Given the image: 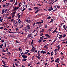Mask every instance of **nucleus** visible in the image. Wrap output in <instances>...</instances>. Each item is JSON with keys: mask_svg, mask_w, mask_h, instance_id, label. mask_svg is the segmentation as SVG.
<instances>
[{"mask_svg": "<svg viewBox=\"0 0 67 67\" xmlns=\"http://www.w3.org/2000/svg\"><path fill=\"white\" fill-rule=\"evenodd\" d=\"M52 29H53L52 28V29H49V31H52Z\"/></svg>", "mask_w": 67, "mask_h": 67, "instance_id": "nucleus-50", "label": "nucleus"}, {"mask_svg": "<svg viewBox=\"0 0 67 67\" xmlns=\"http://www.w3.org/2000/svg\"><path fill=\"white\" fill-rule=\"evenodd\" d=\"M28 19L27 20H26V22H27V23H30L31 22V20L30 19H29V20Z\"/></svg>", "mask_w": 67, "mask_h": 67, "instance_id": "nucleus-6", "label": "nucleus"}, {"mask_svg": "<svg viewBox=\"0 0 67 67\" xmlns=\"http://www.w3.org/2000/svg\"><path fill=\"white\" fill-rule=\"evenodd\" d=\"M59 60V58H57L56 59V60H55V62L56 63H57V61H58Z\"/></svg>", "mask_w": 67, "mask_h": 67, "instance_id": "nucleus-7", "label": "nucleus"}, {"mask_svg": "<svg viewBox=\"0 0 67 67\" xmlns=\"http://www.w3.org/2000/svg\"><path fill=\"white\" fill-rule=\"evenodd\" d=\"M27 55L29 56L30 55V53H27Z\"/></svg>", "mask_w": 67, "mask_h": 67, "instance_id": "nucleus-63", "label": "nucleus"}, {"mask_svg": "<svg viewBox=\"0 0 67 67\" xmlns=\"http://www.w3.org/2000/svg\"><path fill=\"white\" fill-rule=\"evenodd\" d=\"M38 56H40V57H41V55H40V53H38Z\"/></svg>", "mask_w": 67, "mask_h": 67, "instance_id": "nucleus-44", "label": "nucleus"}, {"mask_svg": "<svg viewBox=\"0 0 67 67\" xmlns=\"http://www.w3.org/2000/svg\"><path fill=\"white\" fill-rule=\"evenodd\" d=\"M14 15H13L12 16V18H14Z\"/></svg>", "mask_w": 67, "mask_h": 67, "instance_id": "nucleus-46", "label": "nucleus"}, {"mask_svg": "<svg viewBox=\"0 0 67 67\" xmlns=\"http://www.w3.org/2000/svg\"><path fill=\"white\" fill-rule=\"evenodd\" d=\"M60 46H58L56 47H57V48H58V49H60Z\"/></svg>", "mask_w": 67, "mask_h": 67, "instance_id": "nucleus-19", "label": "nucleus"}, {"mask_svg": "<svg viewBox=\"0 0 67 67\" xmlns=\"http://www.w3.org/2000/svg\"><path fill=\"white\" fill-rule=\"evenodd\" d=\"M21 18V15H19L18 16V19H20Z\"/></svg>", "mask_w": 67, "mask_h": 67, "instance_id": "nucleus-27", "label": "nucleus"}, {"mask_svg": "<svg viewBox=\"0 0 67 67\" xmlns=\"http://www.w3.org/2000/svg\"><path fill=\"white\" fill-rule=\"evenodd\" d=\"M8 19H11V17H9L8 18Z\"/></svg>", "mask_w": 67, "mask_h": 67, "instance_id": "nucleus-56", "label": "nucleus"}, {"mask_svg": "<svg viewBox=\"0 0 67 67\" xmlns=\"http://www.w3.org/2000/svg\"><path fill=\"white\" fill-rule=\"evenodd\" d=\"M7 43H5L4 46V47H6V45H7Z\"/></svg>", "mask_w": 67, "mask_h": 67, "instance_id": "nucleus-48", "label": "nucleus"}, {"mask_svg": "<svg viewBox=\"0 0 67 67\" xmlns=\"http://www.w3.org/2000/svg\"><path fill=\"white\" fill-rule=\"evenodd\" d=\"M46 40H43V42H44V43H45V42H46Z\"/></svg>", "mask_w": 67, "mask_h": 67, "instance_id": "nucleus-52", "label": "nucleus"}, {"mask_svg": "<svg viewBox=\"0 0 67 67\" xmlns=\"http://www.w3.org/2000/svg\"><path fill=\"white\" fill-rule=\"evenodd\" d=\"M27 29H26V30H27V31H29V30L30 29V26L29 25H27Z\"/></svg>", "mask_w": 67, "mask_h": 67, "instance_id": "nucleus-3", "label": "nucleus"}, {"mask_svg": "<svg viewBox=\"0 0 67 67\" xmlns=\"http://www.w3.org/2000/svg\"><path fill=\"white\" fill-rule=\"evenodd\" d=\"M45 28H47V25L46 24L45 25Z\"/></svg>", "mask_w": 67, "mask_h": 67, "instance_id": "nucleus-39", "label": "nucleus"}, {"mask_svg": "<svg viewBox=\"0 0 67 67\" xmlns=\"http://www.w3.org/2000/svg\"><path fill=\"white\" fill-rule=\"evenodd\" d=\"M14 26H15L16 27H18V26L16 25V23H15L14 22Z\"/></svg>", "mask_w": 67, "mask_h": 67, "instance_id": "nucleus-10", "label": "nucleus"}, {"mask_svg": "<svg viewBox=\"0 0 67 67\" xmlns=\"http://www.w3.org/2000/svg\"><path fill=\"white\" fill-rule=\"evenodd\" d=\"M54 52H57V49H56L54 50Z\"/></svg>", "mask_w": 67, "mask_h": 67, "instance_id": "nucleus-64", "label": "nucleus"}, {"mask_svg": "<svg viewBox=\"0 0 67 67\" xmlns=\"http://www.w3.org/2000/svg\"><path fill=\"white\" fill-rule=\"evenodd\" d=\"M53 51H52L51 54V56H53Z\"/></svg>", "mask_w": 67, "mask_h": 67, "instance_id": "nucleus-29", "label": "nucleus"}, {"mask_svg": "<svg viewBox=\"0 0 67 67\" xmlns=\"http://www.w3.org/2000/svg\"><path fill=\"white\" fill-rule=\"evenodd\" d=\"M6 5H7L8 7L10 5V3H6L5 4Z\"/></svg>", "mask_w": 67, "mask_h": 67, "instance_id": "nucleus-13", "label": "nucleus"}, {"mask_svg": "<svg viewBox=\"0 0 67 67\" xmlns=\"http://www.w3.org/2000/svg\"><path fill=\"white\" fill-rule=\"evenodd\" d=\"M26 10V8H25L24 9H23V10H22L21 11V12H23L24 11V10Z\"/></svg>", "mask_w": 67, "mask_h": 67, "instance_id": "nucleus-20", "label": "nucleus"}, {"mask_svg": "<svg viewBox=\"0 0 67 67\" xmlns=\"http://www.w3.org/2000/svg\"><path fill=\"white\" fill-rule=\"evenodd\" d=\"M63 37H65L66 36V34H64V35H63Z\"/></svg>", "mask_w": 67, "mask_h": 67, "instance_id": "nucleus-33", "label": "nucleus"}, {"mask_svg": "<svg viewBox=\"0 0 67 67\" xmlns=\"http://www.w3.org/2000/svg\"><path fill=\"white\" fill-rule=\"evenodd\" d=\"M4 30H6V31H8V30L7 29L5 28L4 29Z\"/></svg>", "mask_w": 67, "mask_h": 67, "instance_id": "nucleus-57", "label": "nucleus"}, {"mask_svg": "<svg viewBox=\"0 0 67 67\" xmlns=\"http://www.w3.org/2000/svg\"><path fill=\"white\" fill-rule=\"evenodd\" d=\"M63 28H64V30H65L66 31L67 30H66V27H65V25H64L63 26Z\"/></svg>", "mask_w": 67, "mask_h": 67, "instance_id": "nucleus-14", "label": "nucleus"}, {"mask_svg": "<svg viewBox=\"0 0 67 67\" xmlns=\"http://www.w3.org/2000/svg\"><path fill=\"white\" fill-rule=\"evenodd\" d=\"M16 42L17 43H20V42H18V41L17 40H16Z\"/></svg>", "mask_w": 67, "mask_h": 67, "instance_id": "nucleus-42", "label": "nucleus"}, {"mask_svg": "<svg viewBox=\"0 0 67 67\" xmlns=\"http://www.w3.org/2000/svg\"><path fill=\"white\" fill-rule=\"evenodd\" d=\"M41 22H37L36 23V24H41L42 23H43L44 22V21H43V20H41Z\"/></svg>", "mask_w": 67, "mask_h": 67, "instance_id": "nucleus-2", "label": "nucleus"}, {"mask_svg": "<svg viewBox=\"0 0 67 67\" xmlns=\"http://www.w3.org/2000/svg\"><path fill=\"white\" fill-rule=\"evenodd\" d=\"M23 25H22V26H21L20 27H19V28H20V29H21V28H22V27H23Z\"/></svg>", "mask_w": 67, "mask_h": 67, "instance_id": "nucleus-31", "label": "nucleus"}, {"mask_svg": "<svg viewBox=\"0 0 67 67\" xmlns=\"http://www.w3.org/2000/svg\"><path fill=\"white\" fill-rule=\"evenodd\" d=\"M51 17L49 16L47 17V19H51Z\"/></svg>", "mask_w": 67, "mask_h": 67, "instance_id": "nucleus-26", "label": "nucleus"}, {"mask_svg": "<svg viewBox=\"0 0 67 67\" xmlns=\"http://www.w3.org/2000/svg\"><path fill=\"white\" fill-rule=\"evenodd\" d=\"M44 52V51L43 50L41 52V54H42V53H43V52Z\"/></svg>", "mask_w": 67, "mask_h": 67, "instance_id": "nucleus-28", "label": "nucleus"}, {"mask_svg": "<svg viewBox=\"0 0 67 67\" xmlns=\"http://www.w3.org/2000/svg\"><path fill=\"white\" fill-rule=\"evenodd\" d=\"M14 20V19H12L11 20V22H13V20Z\"/></svg>", "mask_w": 67, "mask_h": 67, "instance_id": "nucleus-49", "label": "nucleus"}, {"mask_svg": "<svg viewBox=\"0 0 67 67\" xmlns=\"http://www.w3.org/2000/svg\"><path fill=\"white\" fill-rule=\"evenodd\" d=\"M35 51V49H34L33 48H32V49L31 50L32 52H34Z\"/></svg>", "mask_w": 67, "mask_h": 67, "instance_id": "nucleus-9", "label": "nucleus"}, {"mask_svg": "<svg viewBox=\"0 0 67 67\" xmlns=\"http://www.w3.org/2000/svg\"><path fill=\"white\" fill-rule=\"evenodd\" d=\"M22 57L23 58H27V56L26 55H23L22 56Z\"/></svg>", "mask_w": 67, "mask_h": 67, "instance_id": "nucleus-5", "label": "nucleus"}, {"mask_svg": "<svg viewBox=\"0 0 67 67\" xmlns=\"http://www.w3.org/2000/svg\"><path fill=\"white\" fill-rule=\"evenodd\" d=\"M35 23H34L33 24V26H35Z\"/></svg>", "mask_w": 67, "mask_h": 67, "instance_id": "nucleus-47", "label": "nucleus"}, {"mask_svg": "<svg viewBox=\"0 0 67 67\" xmlns=\"http://www.w3.org/2000/svg\"><path fill=\"white\" fill-rule=\"evenodd\" d=\"M26 60H27V59H26L24 58L23 59V61H26Z\"/></svg>", "mask_w": 67, "mask_h": 67, "instance_id": "nucleus-21", "label": "nucleus"}, {"mask_svg": "<svg viewBox=\"0 0 67 67\" xmlns=\"http://www.w3.org/2000/svg\"><path fill=\"white\" fill-rule=\"evenodd\" d=\"M7 33L8 32L9 33H12V34L13 33V32H9V31H7Z\"/></svg>", "mask_w": 67, "mask_h": 67, "instance_id": "nucleus-24", "label": "nucleus"}, {"mask_svg": "<svg viewBox=\"0 0 67 67\" xmlns=\"http://www.w3.org/2000/svg\"><path fill=\"white\" fill-rule=\"evenodd\" d=\"M47 63H44V65L45 66H46V65H47Z\"/></svg>", "mask_w": 67, "mask_h": 67, "instance_id": "nucleus-60", "label": "nucleus"}, {"mask_svg": "<svg viewBox=\"0 0 67 67\" xmlns=\"http://www.w3.org/2000/svg\"><path fill=\"white\" fill-rule=\"evenodd\" d=\"M44 36H42V37H40V39H43V38H44Z\"/></svg>", "mask_w": 67, "mask_h": 67, "instance_id": "nucleus-23", "label": "nucleus"}, {"mask_svg": "<svg viewBox=\"0 0 67 67\" xmlns=\"http://www.w3.org/2000/svg\"><path fill=\"white\" fill-rule=\"evenodd\" d=\"M17 3H18V2H17V1H16V2L15 4V5H17Z\"/></svg>", "mask_w": 67, "mask_h": 67, "instance_id": "nucleus-25", "label": "nucleus"}, {"mask_svg": "<svg viewBox=\"0 0 67 67\" xmlns=\"http://www.w3.org/2000/svg\"><path fill=\"white\" fill-rule=\"evenodd\" d=\"M41 35H40V36H43V33L42 32L41 33Z\"/></svg>", "mask_w": 67, "mask_h": 67, "instance_id": "nucleus-35", "label": "nucleus"}, {"mask_svg": "<svg viewBox=\"0 0 67 67\" xmlns=\"http://www.w3.org/2000/svg\"><path fill=\"white\" fill-rule=\"evenodd\" d=\"M4 9H3V10H2V14H3V13H4Z\"/></svg>", "mask_w": 67, "mask_h": 67, "instance_id": "nucleus-32", "label": "nucleus"}, {"mask_svg": "<svg viewBox=\"0 0 67 67\" xmlns=\"http://www.w3.org/2000/svg\"><path fill=\"white\" fill-rule=\"evenodd\" d=\"M17 63H16L15 64V65H16V66H18V65L17 64Z\"/></svg>", "mask_w": 67, "mask_h": 67, "instance_id": "nucleus-51", "label": "nucleus"}, {"mask_svg": "<svg viewBox=\"0 0 67 67\" xmlns=\"http://www.w3.org/2000/svg\"><path fill=\"white\" fill-rule=\"evenodd\" d=\"M43 47L44 48L45 47V48H47V49L48 48V47L46 46H44Z\"/></svg>", "mask_w": 67, "mask_h": 67, "instance_id": "nucleus-30", "label": "nucleus"}, {"mask_svg": "<svg viewBox=\"0 0 67 67\" xmlns=\"http://www.w3.org/2000/svg\"><path fill=\"white\" fill-rule=\"evenodd\" d=\"M3 46V44H2L1 45H0V48H2V46Z\"/></svg>", "mask_w": 67, "mask_h": 67, "instance_id": "nucleus-22", "label": "nucleus"}, {"mask_svg": "<svg viewBox=\"0 0 67 67\" xmlns=\"http://www.w3.org/2000/svg\"><path fill=\"white\" fill-rule=\"evenodd\" d=\"M56 32V29H55V30L53 31L52 32V33L54 34L55 32Z\"/></svg>", "mask_w": 67, "mask_h": 67, "instance_id": "nucleus-18", "label": "nucleus"}, {"mask_svg": "<svg viewBox=\"0 0 67 67\" xmlns=\"http://www.w3.org/2000/svg\"><path fill=\"white\" fill-rule=\"evenodd\" d=\"M32 35V34H30L29 35H28V38H30V37H31V35Z\"/></svg>", "mask_w": 67, "mask_h": 67, "instance_id": "nucleus-11", "label": "nucleus"}, {"mask_svg": "<svg viewBox=\"0 0 67 67\" xmlns=\"http://www.w3.org/2000/svg\"><path fill=\"white\" fill-rule=\"evenodd\" d=\"M15 14V12H13V13L12 14H13V15H14Z\"/></svg>", "mask_w": 67, "mask_h": 67, "instance_id": "nucleus-38", "label": "nucleus"}, {"mask_svg": "<svg viewBox=\"0 0 67 67\" xmlns=\"http://www.w3.org/2000/svg\"><path fill=\"white\" fill-rule=\"evenodd\" d=\"M54 60H52L51 61V63H53V62H54Z\"/></svg>", "mask_w": 67, "mask_h": 67, "instance_id": "nucleus-54", "label": "nucleus"}, {"mask_svg": "<svg viewBox=\"0 0 67 67\" xmlns=\"http://www.w3.org/2000/svg\"><path fill=\"white\" fill-rule=\"evenodd\" d=\"M19 8V7H15L14 9H13V11H16L17 10H18Z\"/></svg>", "mask_w": 67, "mask_h": 67, "instance_id": "nucleus-1", "label": "nucleus"}, {"mask_svg": "<svg viewBox=\"0 0 67 67\" xmlns=\"http://www.w3.org/2000/svg\"><path fill=\"white\" fill-rule=\"evenodd\" d=\"M53 21H54V19H51V21L49 22V23H52V22Z\"/></svg>", "mask_w": 67, "mask_h": 67, "instance_id": "nucleus-8", "label": "nucleus"}, {"mask_svg": "<svg viewBox=\"0 0 67 67\" xmlns=\"http://www.w3.org/2000/svg\"><path fill=\"white\" fill-rule=\"evenodd\" d=\"M42 26V25L41 24L40 25H39V29H40V27L41 26Z\"/></svg>", "mask_w": 67, "mask_h": 67, "instance_id": "nucleus-37", "label": "nucleus"}, {"mask_svg": "<svg viewBox=\"0 0 67 67\" xmlns=\"http://www.w3.org/2000/svg\"><path fill=\"white\" fill-rule=\"evenodd\" d=\"M34 9L35 10H36V9H38V7H34Z\"/></svg>", "mask_w": 67, "mask_h": 67, "instance_id": "nucleus-15", "label": "nucleus"}, {"mask_svg": "<svg viewBox=\"0 0 67 67\" xmlns=\"http://www.w3.org/2000/svg\"><path fill=\"white\" fill-rule=\"evenodd\" d=\"M1 42H3L4 41V40H1Z\"/></svg>", "mask_w": 67, "mask_h": 67, "instance_id": "nucleus-43", "label": "nucleus"}, {"mask_svg": "<svg viewBox=\"0 0 67 67\" xmlns=\"http://www.w3.org/2000/svg\"><path fill=\"white\" fill-rule=\"evenodd\" d=\"M62 35H60L59 36L60 37H62Z\"/></svg>", "mask_w": 67, "mask_h": 67, "instance_id": "nucleus-53", "label": "nucleus"}, {"mask_svg": "<svg viewBox=\"0 0 67 67\" xmlns=\"http://www.w3.org/2000/svg\"><path fill=\"white\" fill-rule=\"evenodd\" d=\"M13 67H15V66H14V63L13 64Z\"/></svg>", "mask_w": 67, "mask_h": 67, "instance_id": "nucleus-61", "label": "nucleus"}, {"mask_svg": "<svg viewBox=\"0 0 67 67\" xmlns=\"http://www.w3.org/2000/svg\"><path fill=\"white\" fill-rule=\"evenodd\" d=\"M2 60L3 64H4V65L5 64V63L4 62V61L3 60Z\"/></svg>", "mask_w": 67, "mask_h": 67, "instance_id": "nucleus-16", "label": "nucleus"}, {"mask_svg": "<svg viewBox=\"0 0 67 67\" xmlns=\"http://www.w3.org/2000/svg\"><path fill=\"white\" fill-rule=\"evenodd\" d=\"M3 27H1L0 28V29H3Z\"/></svg>", "mask_w": 67, "mask_h": 67, "instance_id": "nucleus-55", "label": "nucleus"}, {"mask_svg": "<svg viewBox=\"0 0 67 67\" xmlns=\"http://www.w3.org/2000/svg\"><path fill=\"white\" fill-rule=\"evenodd\" d=\"M36 30H34L32 32V33H34V32H36Z\"/></svg>", "mask_w": 67, "mask_h": 67, "instance_id": "nucleus-41", "label": "nucleus"}, {"mask_svg": "<svg viewBox=\"0 0 67 67\" xmlns=\"http://www.w3.org/2000/svg\"><path fill=\"white\" fill-rule=\"evenodd\" d=\"M41 31H42V32H44V29H43Z\"/></svg>", "mask_w": 67, "mask_h": 67, "instance_id": "nucleus-62", "label": "nucleus"}, {"mask_svg": "<svg viewBox=\"0 0 67 67\" xmlns=\"http://www.w3.org/2000/svg\"><path fill=\"white\" fill-rule=\"evenodd\" d=\"M45 36L46 37H48V38H49V37H50V36L47 34H45Z\"/></svg>", "mask_w": 67, "mask_h": 67, "instance_id": "nucleus-4", "label": "nucleus"}, {"mask_svg": "<svg viewBox=\"0 0 67 67\" xmlns=\"http://www.w3.org/2000/svg\"><path fill=\"white\" fill-rule=\"evenodd\" d=\"M31 45H32V44H33V42H31Z\"/></svg>", "mask_w": 67, "mask_h": 67, "instance_id": "nucleus-59", "label": "nucleus"}, {"mask_svg": "<svg viewBox=\"0 0 67 67\" xmlns=\"http://www.w3.org/2000/svg\"><path fill=\"white\" fill-rule=\"evenodd\" d=\"M42 42V40H39L38 41V43H41Z\"/></svg>", "mask_w": 67, "mask_h": 67, "instance_id": "nucleus-34", "label": "nucleus"}, {"mask_svg": "<svg viewBox=\"0 0 67 67\" xmlns=\"http://www.w3.org/2000/svg\"><path fill=\"white\" fill-rule=\"evenodd\" d=\"M57 8H58V9H59V8H60V6H58V5L57 6Z\"/></svg>", "mask_w": 67, "mask_h": 67, "instance_id": "nucleus-40", "label": "nucleus"}, {"mask_svg": "<svg viewBox=\"0 0 67 67\" xmlns=\"http://www.w3.org/2000/svg\"><path fill=\"white\" fill-rule=\"evenodd\" d=\"M32 9L30 8H29V11H31V10H32Z\"/></svg>", "mask_w": 67, "mask_h": 67, "instance_id": "nucleus-36", "label": "nucleus"}, {"mask_svg": "<svg viewBox=\"0 0 67 67\" xmlns=\"http://www.w3.org/2000/svg\"><path fill=\"white\" fill-rule=\"evenodd\" d=\"M36 57L37 58H38V59H40V57L39 56L36 55Z\"/></svg>", "mask_w": 67, "mask_h": 67, "instance_id": "nucleus-17", "label": "nucleus"}, {"mask_svg": "<svg viewBox=\"0 0 67 67\" xmlns=\"http://www.w3.org/2000/svg\"><path fill=\"white\" fill-rule=\"evenodd\" d=\"M58 35H59V33H58V34H57V36L56 37V38L58 37Z\"/></svg>", "mask_w": 67, "mask_h": 67, "instance_id": "nucleus-58", "label": "nucleus"}, {"mask_svg": "<svg viewBox=\"0 0 67 67\" xmlns=\"http://www.w3.org/2000/svg\"><path fill=\"white\" fill-rule=\"evenodd\" d=\"M54 9V8H49L48 9V11H52V10H53Z\"/></svg>", "mask_w": 67, "mask_h": 67, "instance_id": "nucleus-12", "label": "nucleus"}, {"mask_svg": "<svg viewBox=\"0 0 67 67\" xmlns=\"http://www.w3.org/2000/svg\"><path fill=\"white\" fill-rule=\"evenodd\" d=\"M15 61H18V59H14Z\"/></svg>", "mask_w": 67, "mask_h": 67, "instance_id": "nucleus-45", "label": "nucleus"}]
</instances>
